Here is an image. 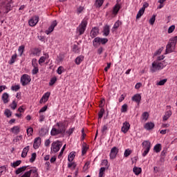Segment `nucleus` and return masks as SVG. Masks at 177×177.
Instances as JSON below:
<instances>
[{
	"label": "nucleus",
	"mask_w": 177,
	"mask_h": 177,
	"mask_svg": "<svg viewBox=\"0 0 177 177\" xmlns=\"http://www.w3.org/2000/svg\"><path fill=\"white\" fill-rule=\"evenodd\" d=\"M108 164H109V161L107 160H102V162H101V165L102 167H106V169H109V166H108Z\"/></svg>",
	"instance_id": "nucleus-40"
},
{
	"label": "nucleus",
	"mask_w": 177,
	"mask_h": 177,
	"mask_svg": "<svg viewBox=\"0 0 177 177\" xmlns=\"http://www.w3.org/2000/svg\"><path fill=\"white\" fill-rule=\"evenodd\" d=\"M167 111L165 112V115L163 116V121H167L172 115L171 106H167Z\"/></svg>",
	"instance_id": "nucleus-11"
},
{
	"label": "nucleus",
	"mask_w": 177,
	"mask_h": 177,
	"mask_svg": "<svg viewBox=\"0 0 177 177\" xmlns=\"http://www.w3.org/2000/svg\"><path fill=\"white\" fill-rule=\"evenodd\" d=\"M39 177L38 175V170L37 168L31 169L30 170L25 172L21 177Z\"/></svg>",
	"instance_id": "nucleus-7"
},
{
	"label": "nucleus",
	"mask_w": 177,
	"mask_h": 177,
	"mask_svg": "<svg viewBox=\"0 0 177 177\" xmlns=\"http://www.w3.org/2000/svg\"><path fill=\"white\" fill-rule=\"evenodd\" d=\"M104 3V0H95L94 5L97 8H100Z\"/></svg>",
	"instance_id": "nucleus-31"
},
{
	"label": "nucleus",
	"mask_w": 177,
	"mask_h": 177,
	"mask_svg": "<svg viewBox=\"0 0 177 177\" xmlns=\"http://www.w3.org/2000/svg\"><path fill=\"white\" fill-rule=\"evenodd\" d=\"M4 114L8 118L11 117L12 116V111H10V110H9V109H6V111L4 112Z\"/></svg>",
	"instance_id": "nucleus-56"
},
{
	"label": "nucleus",
	"mask_w": 177,
	"mask_h": 177,
	"mask_svg": "<svg viewBox=\"0 0 177 177\" xmlns=\"http://www.w3.org/2000/svg\"><path fill=\"white\" fill-rule=\"evenodd\" d=\"M30 151V146H27L25 148H24L22 153H21V157L23 158H26L27 157V153Z\"/></svg>",
	"instance_id": "nucleus-23"
},
{
	"label": "nucleus",
	"mask_w": 177,
	"mask_h": 177,
	"mask_svg": "<svg viewBox=\"0 0 177 177\" xmlns=\"http://www.w3.org/2000/svg\"><path fill=\"white\" fill-rule=\"evenodd\" d=\"M91 165V162H86L83 167L84 171H88L89 166Z\"/></svg>",
	"instance_id": "nucleus-57"
},
{
	"label": "nucleus",
	"mask_w": 177,
	"mask_h": 177,
	"mask_svg": "<svg viewBox=\"0 0 177 177\" xmlns=\"http://www.w3.org/2000/svg\"><path fill=\"white\" fill-rule=\"evenodd\" d=\"M26 168H27V167H26V166H23L22 167H19L16 170L15 174L17 175H19V174H21V172H23V171H26Z\"/></svg>",
	"instance_id": "nucleus-37"
},
{
	"label": "nucleus",
	"mask_w": 177,
	"mask_h": 177,
	"mask_svg": "<svg viewBox=\"0 0 177 177\" xmlns=\"http://www.w3.org/2000/svg\"><path fill=\"white\" fill-rule=\"evenodd\" d=\"M24 46H21L18 48V52L19 53V56H22L23 53H24Z\"/></svg>",
	"instance_id": "nucleus-48"
},
{
	"label": "nucleus",
	"mask_w": 177,
	"mask_h": 177,
	"mask_svg": "<svg viewBox=\"0 0 177 177\" xmlns=\"http://www.w3.org/2000/svg\"><path fill=\"white\" fill-rule=\"evenodd\" d=\"M11 132H12V133H15V135H17V133L20 132V127L15 126L11 129Z\"/></svg>",
	"instance_id": "nucleus-28"
},
{
	"label": "nucleus",
	"mask_w": 177,
	"mask_h": 177,
	"mask_svg": "<svg viewBox=\"0 0 177 177\" xmlns=\"http://www.w3.org/2000/svg\"><path fill=\"white\" fill-rule=\"evenodd\" d=\"M63 73H64V68L63 66H59L57 69V73L59 74V75H61Z\"/></svg>",
	"instance_id": "nucleus-43"
},
{
	"label": "nucleus",
	"mask_w": 177,
	"mask_h": 177,
	"mask_svg": "<svg viewBox=\"0 0 177 177\" xmlns=\"http://www.w3.org/2000/svg\"><path fill=\"white\" fill-rule=\"evenodd\" d=\"M83 11H84V7L80 6L79 8H77V14L80 15V13H82Z\"/></svg>",
	"instance_id": "nucleus-63"
},
{
	"label": "nucleus",
	"mask_w": 177,
	"mask_h": 177,
	"mask_svg": "<svg viewBox=\"0 0 177 177\" xmlns=\"http://www.w3.org/2000/svg\"><path fill=\"white\" fill-rule=\"evenodd\" d=\"M144 13H145V8L140 9L136 15V19H140L142 16H143Z\"/></svg>",
	"instance_id": "nucleus-34"
},
{
	"label": "nucleus",
	"mask_w": 177,
	"mask_h": 177,
	"mask_svg": "<svg viewBox=\"0 0 177 177\" xmlns=\"http://www.w3.org/2000/svg\"><path fill=\"white\" fill-rule=\"evenodd\" d=\"M66 123L63 122H57L52 128L50 131L51 136H56L66 132Z\"/></svg>",
	"instance_id": "nucleus-1"
},
{
	"label": "nucleus",
	"mask_w": 177,
	"mask_h": 177,
	"mask_svg": "<svg viewBox=\"0 0 177 177\" xmlns=\"http://www.w3.org/2000/svg\"><path fill=\"white\" fill-rule=\"evenodd\" d=\"M39 146H41V138L37 137L34 140L33 148L37 150V149H39Z\"/></svg>",
	"instance_id": "nucleus-16"
},
{
	"label": "nucleus",
	"mask_w": 177,
	"mask_h": 177,
	"mask_svg": "<svg viewBox=\"0 0 177 177\" xmlns=\"http://www.w3.org/2000/svg\"><path fill=\"white\" fill-rule=\"evenodd\" d=\"M17 58V54H14L12 57L11 59L10 60V64H13V63H15V62H16V59Z\"/></svg>",
	"instance_id": "nucleus-44"
},
{
	"label": "nucleus",
	"mask_w": 177,
	"mask_h": 177,
	"mask_svg": "<svg viewBox=\"0 0 177 177\" xmlns=\"http://www.w3.org/2000/svg\"><path fill=\"white\" fill-rule=\"evenodd\" d=\"M20 89V84H17L11 86V91H14L15 92H17Z\"/></svg>",
	"instance_id": "nucleus-47"
},
{
	"label": "nucleus",
	"mask_w": 177,
	"mask_h": 177,
	"mask_svg": "<svg viewBox=\"0 0 177 177\" xmlns=\"http://www.w3.org/2000/svg\"><path fill=\"white\" fill-rule=\"evenodd\" d=\"M20 164H21V160H17L16 162L11 163V167H12L13 168H16V167H19Z\"/></svg>",
	"instance_id": "nucleus-46"
},
{
	"label": "nucleus",
	"mask_w": 177,
	"mask_h": 177,
	"mask_svg": "<svg viewBox=\"0 0 177 177\" xmlns=\"http://www.w3.org/2000/svg\"><path fill=\"white\" fill-rule=\"evenodd\" d=\"M53 30H55V28H53L51 26H49V28H48V30H46V34L47 35H49L50 34V32H52L53 31Z\"/></svg>",
	"instance_id": "nucleus-54"
},
{
	"label": "nucleus",
	"mask_w": 177,
	"mask_h": 177,
	"mask_svg": "<svg viewBox=\"0 0 177 177\" xmlns=\"http://www.w3.org/2000/svg\"><path fill=\"white\" fill-rule=\"evenodd\" d=\"M104 114V109H100V112L98 113V118L100 120L103 118V115Z\"/></svg>",
	"instance_id": "nucleus-55"
},
{
	"label": "nucleus",
	"mask_w": 177,
	"mask_h": 177,
	"mask_svg": "<svg viewBox=\"0 0 177 177\" xmlns=\"http://www.w3.org/2000/svg\"><path fill=\"white\" fill-rule=\"evenodd\" d=\"M75 129V127L70 128L68 130L66 131V133L68 135H71V133H73V132H74Z\"/></svg>",
	"instance_id": "nucleus-64"
},
{
	"label": "nucleus",
	"mask_w": 177,
	"mask_h": 177,
	"mask_svg": "<svg viewBox=\"0 0 177 177\" xmlns=\"http://www.w3.org/2000/svg\"><path fill=\"white\" fill-rule=\"evenodd\" d=\"M39 71V69L38 68V66H33V69L32 70V75H35V74H38Z\"/></svg>",
	"instance_id": "nucleus-50"
},
{
	"label": "nucleus",
	"mask_w": 177,
	"mask_h": 177,
	"mask_svg": "<svg viewBox=\"0 0 177 177\" xmlns=\"http://www.w3.org/2000/svg\"><path fill=\"white\" fill-rule=\"evenodd\" d=\"M174 31H175V25H172L169 27L167 32L168 34H171V32H174Z\"/></svg>",
	"instance_id": "nucleus-53"
},
{
	"label": "nucleus",
	"mask_w": 177,
	"mask_h": 177,
	"mask_svg": "<svg viewBox=\"0 0 177 177\" xmlns=\"http://www.w3.org/2000/svg\"><path fill=\"white\" fill-rule=\"evenodd\" d=\"M62 146H63V142L59 140L53 142L51 144L50 153L52 154L53 153H57V151H59V150H60L62 148Z\"/></svg>",
	"instance_id": "nucleus-6"
},
{
	"label": "nucleus",
	"mask_w": 177,
	"mask_h": 177,
	"mask_svg": "<svg viewBox=\"0 0 177 177\" xmlns=\"http://www.w3.org/2000/svg\"><path fill=\"white\" fill-rule=\"evenodd\" d=\"M35 158H37V153H32L31 158H30V162H34L35 161Z\"/></svg>",
	"instance_id": "nucleus-52"
},
{
	"label": "nucleus",
	"mask_w": 177,
	"mask_h": 177,
	"mask_svg": "<svg viewBox=\"0 0 177 177\" xmlns=\"http://www.w3.org/2000/svg\"><path fill=\"white\" fill-rule=\"evenodd\" d=\"M167 64L165 61H154L151 64L150 71L151 73H156V71H160V70H162V68H165Z\"/></svg>",
	"instance_id": "nucleus-2"
},
{
	"label": "nucleus",
	"mask_w": 177,
	"mask_h": 177,
	"mask_svg": "<svg viewBox=\"0 0 177 177\" xmlns=\"http://www.w3.org/2000/svg\"><path fill=\"white\" fill-rule=\"evenodd\" d=\"M20 140H23V136H19L13 139V143H20Z\"/></svg>",
	"instance_id": "nucleus-36"
},
{
	"label": "nucleus",
	"mask_w": 177,
	"mask_h": 177,
	"mask_svg": "<svg viewBox=\"0 0 177 177\" xmlns=\"http://www.w3.org/2000/svg\"><path fill=\"white\" fill-rule=\"evenodd\" d=\"M144 128L147 129V131H150L154 128V123L147 122L145 124Z\"/></svg>",
	"instance_id": "nucleus-21"
},
{
	"label": "nucleus",
	"mask_w": 177,
	"mask_h": 177,
	"mask_svg": "<svg viewBox=\"0 0 177 177\" xmlns=\"http://www.w3.org/2000/svg\"><path fill=\"white\" fill-rule=\"evenodd\" d=\"M50 96V92H46L45 93L42 97L39 100V103L42 104V103H46V102H48V100H49V97Z\"/></svg>",
	"instance_id": "nucleus-13"
},
{
	"label": "nucleus",
	"mask_w": 177,
	"mask_h": 177,
	"mask_svg": "<svg viewBox=\"0 0 177 177\" xmlns=\"http://www.w3.org/2000/svg\"><path fill=\"white\" fill-rule=\"evenodd\" d=\"M106 171V167H101L100 169L98 177H104V172Z\"/></svg>",
	"instance_id": "nucleus-38"
},
{
	"label": "nucleus",
	"mask_w": 177,
	"mask_h": 177,
	"mask_svg": "<svg viewBox=\"0 0 177 177\" xmlns=\"http://www.w3.org/2000/svg\"><path fill=\"white\" fill-rule=\"evenodd\" d=\"M56 81H57V78H56V77L51 78L49 82V86H52V85H54L56 83Z\"/></svg>",
	"instance_id": "nucleus-49"
},
{
	"label": "nucleus",
	"mask_w": 177,
	"mask_h": 177,
	"mask_svg": "<svg viewBox=\"0 0 177 177\" xmlns=\"http://www.w3.org/2000/svg\"><path fill=\"white\" fill-rule=\"evenodd\" d=\"M10 107L12 110H16V107H17V103L16 101H13L10 104Z\"/></svg>",
	"instance_id": "nucleus-59"
},
{
	"label": "nucleus",
	"mask_w": 177,
	"mask_h": 177,
	"mask_svg": "<svg viewBox=\"0 0 177 177\" xmlns=\"http://www.w3.org/2000/svg\"><path fill=\"white\" fill-rule=\"evenodd\" d=\"M20 82L22 86H26V85H28L31 82V77L28 74H24L21 77Z\"/></svg>",
	"instance_id": "nucleus-8"
},
{
	"label": "nucleus",
	"mask_w": 177,
	"mask_h": 177,
	"mask_svg": "<svg viewBox=\"0 0 177 177\" xmlns=\"http://www.w3.org/2000/svg\"><path fill=\"white\" fill-rule=\"evenodd\" d=\"M1 99L3 103L6 104L9 102V94L8 93H4L2 95Z\"/></svg>",
	"instance_id": "nucleus-25"
},
{
	"label": "nucleus",
	"mask_w": 177,
	"mask_h": 177,
	"mask_svg": "<svg viewBox=\"0 0 177 177\" xmlns=\"http://www.w3.org/2000/svg\"><path fill=\"white\" fill-rule=\"evenodd\" d=\"M142 146L143 147L144 149H147V150H150L151 147V143L150 142V141L149 140H145L142 143Z\"/></svg>",
	"instance_id": "nucleus-17"
},
{
	"label": "nucleus",
	"mask_w": 177,
	"mask_h": 177,
	"mask_svg": "<svg viewBox=\"0 0 177 177\" xmlns=\"http://www.w3.org/2000/svg\"><path fill=\"white\" fill-rule=\"evenodd\" d=\"M162 50H164V47H162L159 48L158 50H156V53H154V56H158V55H161V52H162Z\"/></svg>",
	"instance_id": "nucleus-60"
},
{
	"label": "nucleus",
	"mask_w": 177,
	"mask_h": 177,
	"mask_svg": "<svg viewBox=\"0 0 177 177\" xmlns=\"http://www.w3.org/2000/svg\"><path fill=\"white\" fill-rule=\"evenodd\" d=\"M46 59H49V55L45 53L44 54V56H41L39 59V64H42V63H45V60H46Z\"/></svg>",
	"instance_id": "nucleus-20"
},
{
	"label": "nucleus",
	"mask_w": 177,
	"mask_h": 177,
	"mask_svg": "<svg viewBox=\"0 0 177 177\" xmlns=\"http://www.w3.org/2000/svg\"><path fill=\"white\" fill-rule=\"evenodd\" d=\"M31 54L34 56H39L41 55V50L39 48H33L31 50Z\"/></svg>",
	"instance_id": "nucleus-26"
},
{
	"label": "nucleus",
	"mask_w": 177,
	"mask_h": 177,
	"mask_svg": "<svg viewBox=\"0 0 177 177\" xmlns=\"http://www.w3.org/2000/svg\"><path fill=\"white\" fill-rule=\"evenodd\" d=\"M122 24V22H121L120 21H117L114 25L113 27L112 28V32H114V31H117V30L118 29V27H120V26H121Z\"/></svg>",
	"instance_id": "nucleus-24"
},
{
	"label": "nucleus",
	"mask_w": 177,
	"mask_h": 177,
	"mask_svg": "<svg viewBox=\"0 0 177 177\" xmlns=\"http://www.w3.org/2000/svg\"><path fill=\"white\" fill-rule=\"evenodd\" d=\"M38 21H39V17L35 15L29 20L28 24L30 27H35Z\"/></svg>",
	"instance_id": "nucleus-9"
},
{
	"label": "nucleus",
	"mask_w": 177,
	"mask_h": 177,
	"mask_svg": "<svg viewBox=\"0 0 177 177\" xmlns=\"http://www.w3.org/2000/svg\"><path fill=\"white\" fill-rule=\"evenodd\" d=\"M133 174H135V175H136L138 176L140 175V174H142V168L135 166L133 168Z\"/></svg>",
	"instance_id": "nucleus-22"
},
{
	"label": "nucleus",
	"mask_w": 177,
	"mask_h": 177,
	"mask_svg": "<svg viewBox=\"0 0 177 177\" xmlns=\"http://www.w3.org/2000/svg\"><path fill=\"white\" fill-rule=\"evenodd\" d=\"M26 132H27L28 136H32V133L34 132V129H32V127H29L28 129H27Z\"/></svg>",
	"instance_id": "nucleus-45"
},
{
	"label": "nucleus",
	"mask_w": 177,
	"mask_h": 177,
	"mask_svg": "<svg viewBox=\"0 0 177 177\" xmlns=\"http://www.w3.org/2000/svg\"><path fill=\"white\" fill-rule=\"evenodd\" d=\"M131 154H132V150L127 149L124 151V157H129V156H131Z\"/></svg>",
	"instance_id": "nucleus-42"
},
{
	"label": "nucleus",
	"mask_w": 177,
	"mask_h": 177,
	"mask_svg": "<svg viewBox=\"0 0 177 177\" xmlns=\"http://www.w3.org/2000/svg\"><path fill=\"white\" fill-rule=\"evenodd\" d=\"M131 100H133V102H136V103H140V100H142V96L140 94L137 93L132 97Z\"/></svg>",
	"instance_id": "nucleus-18"
},
{
	"label": "nucleus",
	"mask_w": 177,
	"mask_h": 177,
	"mask_svg": "<svg viewBox=\"0 0 177 177\" xmlns=\"http://www.w3.org/2000/svg\"><path fill=\"white\" fill-rule=\"evenodd\" d=\"M153 150L156 151V153H160L161 151V144H157L155 145Z\"/></svg>",
	"instance_id": "nucleus-35"
},
{
	"label": "nucleus",
	"mask_w": 177,
	"mask_h": 177,
	"mask_svg": "<svg viewBox=\"0 0 177 177\" xmlns=\"http://www.w3.org/2000/svg\"><path fill=\"white\" fill-rule=\"evenodd\" d=\"M131 129V124L128 122H124L122 124L121 131L123 133H127Z\"/></svg>",
	"instance_id": "nucleus-12"
},
{
	"label": "nucleus",
	"mask_w": 177,
	"mask_h": 177,
	"mask_svg": "<svg viewBox=\"0 0 177 177\" xmlns=\"http://www.w3.org/2000/svg\"><path fill=\"white\" fill-rule=\"evenodd\" d=\"M86 26H88V21L84 19L76 29L77 34L82 35L85 32V30H86Z\"/></svg>",
	"instance_id": "nucleus-5"
},
{
	"label": "nucleus",
	"mask_w": 177,
	"mask_h": 177,
	"mask_svg": "<svg viewBox=\"0 0 177 177\" xmlns=\"http://www.w3.org/2000/svg\"><path fill=\"white\" fill-rule=\"evenodd\" d=\"M117 154H118V148H117L116 147H113L111 149V152L109 154L111 160H114V158L117 157Z\"/></svg>",
	"instance_id": "nucleus-10"
},
{
	"label": "nucleus",
	"mask_w": 177,
	"mask_h": 177,
	"mask_svg": "<svg viewBox=\"0 0 177 177\" xmlns=\"http://www.w3.org/2000/svg\"><path fill=\"white\" fill-rule=\"evenodd\" d=\"M99 31H100L99 28H97V27L93 28L91 31V38H96V37H97V35H99Z\"/></svg>",
	"instance_id": "nucleus-15"
},
{
	"label": "nucleus",
	"mask_w": 177,
	"mask_h": 177,
	"mask_svg": "<svg viewBox=\"0 0 177 177\" xmlns=\"http://www.w3.org/2000/svg\"><path fill=\"white\" fill-rule=\"evenodd\" d=\"M84 60V56L80 55L75 59V63L77 65L81 64L82 62Z\"/></svg>",
	"instance_id": "nucleus-30"
},
{
	"label": "nucleus",
	"mask_w": 177,
	"mask_h": 177,
	"mask_svg": "<svg viewBox=\"0 0 177 177\" xmlns=\"http://www.w3.org/2000/svg\"><path fill=\"white\" fill-rule=\"evenodd\" d=\"M74 158H75V152H71L68 156V161L69 162H73Z\"/></svg>",
	"instance_id": "nucleus-27"
},
{
	"label": "nucleus",
	"mask_w": 177,
	"mask_h": 177,
	"mask_svg": "<svg viewBox=\"0 0 177 177\" xmlns=\"http://www.w3.org/2000/svg\"><path fill=\"white\" fill-rule=\"evenodd\" d=\"M73 51L75 53H80V48H78L77 45H76V44L73 45Z\"/></svg>",
	"instance_id": "nucleus-51"
},
{
	"label": "nucleus",
	"mask_w": 177,
	"mask_h": 177,
	"mask_svg": "<svg viewBox=\"0 0 177 177\" xmlns=\"http://www.w3.org/2000/svg\"><path fill=\"white\" fill-rule=\"evenodd\" d=\"M120 9H121V4L120 3H116L112 10V15L113 16H117V15L118 14V12H120Z\"/></svg>",
	"instance_id": "nucleus-14"
},
{
	"label": "nucleus",
	"mask_w": 177,
	"mask_h": 177,
	"mask_svg": "<svg viewBox=\"0 0 177 177\" xmlns=\"http://www.w3.org/2000/svg\"><path fill=\"white\" fill-rule=\"evenodd\" d=\"M88 145L86 144H83L82 146V154L84 156V154L86 153V151H88Z\"/></svg>",
	"instance_id": "nucleus-33"
},
{
	"label": "nucleus",
	"mask_w": 177,
	"mask_h": 177,
	"mask_svg": "<svg viewBox=\"0 0 177 177\" xmlns=\"http://www.w3.org/2000/svg\"><path fill=\"white\" fill-rule=\"evenodd\" d=\"M109 34H110V26L109 25H106L105 26H104L103 35L104 37H108Z\"/></svg>",
	"instance_id": "nucleus-19"
},
{
	"label": "nucleus",
	"mask_w": 177,
	"mask_h": 177,
	"mask_svg": "<svg viewBox=\"0 0 177 177\" xmlns=\"http://www.w3.org/2000/svg\"><path fill=\"white\" fill-rule=\"evenodd\" d=\"M5 12L4 13H9V12H10V10H12V4L10 3H8L6 6H5Z\"/></svg>",
	"instance_id": "nucleus-29"
},
{
	"label": "nucleus",
	"mask_w": 177,
	"mask_h": 177,
	"mask_svg": "<svg viewBox=\"0 0 177 177\" xmlns=\"http://www.w3.org/2000/svg\"><path fill=\"white\" fill-rule=\"evenodd\" d=\"M177 36L171 37L168 44L166 46V54L172 53L175 50V46H176Z\"/></svg>",
	"instance_id": "nucleus-3"
},
{
	"label": "nucleus",
	"mask_w": 177,
	"mask_h": 177,
	"mask_svg": "<svg viewBox=\"0 0 177 177\" xmlns=\"http://www.w3.org/2000/svg\"><path fill=\"white\" fill-rule=\"evenodd\" d=\"M167 79H163V80L159 81V82L157 83V85L162 86V85L165 84V82H167Z\"/></svg>",
	"instance_id": "nucleus-61"
},
{
	"label": "nucleus",
	"mask_w": 177,
	"mask_h": 177,
	"mask_svg": "<svg viewBox=\"0 0 177 177\" xmlns=\"http://www.w3.org/2000/svg\"><path fill=\"white\" fill-rule=\"evenodd\" d=\"M75 167H77V163L74 162H69L68 163V168H71V169H75Z\"/></svg>",
	"instance_id": "nucleus-39"
},
{
	"label": "nucleus",
	"mask_w": 177,
	"mask_h": 177,
	"mask_svg": "<svg viewBox=\"0 0 177 177\" xmlns=\"http://www.w3.org/2000/svg\"><path fill=\"white\" fill-rule=\"evenodd\" d=\"M148 119H149V113L144 112L141 118L142 121H144V122H146V121H147Z\"/></svg>",
	"instance_id": "nucleus-32"
},
{
	"label": "nucleus",
	"mask_w": 177,
	"mask_h": 177,
	"mask_svg": "<svg viewBox=\"0 0 177 177\" xmlns=\"http://www.w3.org/2000/svg\"><path fill=\"white\" fill-rule=\"evenodd\" d=\"M120 111L121 113H127V111H128V105L127 104H123L122 106Z\"/></svg>",
	"instance_id": "nucleus-41"
},
{
	"label": "nucleus",
	"mask_w": 177,
	"mask_h": 177,
	"mask_svg": "<svg viewBox=\"0 0 177 177\" xmlns=\"http://www.w3.org/2000/svg\"><path fill=\"white\" fill-rule=\"evenodd\" d=\"M5 171H6V166H1L0 167V176L2 175Z\"/></svg>",
	"instance_id": "nucleus-62"
},
{
	"label": "nucleus",
	"mask_w": 177,
	"mask_h": 177,
	"mask_svg": "<svg viewBox=\"0 0 177 177\" xmlns=\"http://www.w3.org/2000/svg\"><path fill=\"white\" fill-rule=\"evenodd\" d=\"M156 21V15H153L151 18L149 19V24L151 26H153Z\"/></svg>",
	"instance_id": "nucleus-58"
},
{
	"label": "nucleus",
	"mask_w": 177,
	"mask_h": 177,
	"mask_svg": "<svg viewBox=\"0 0 177 177\" xmlns=\"http://www.w3.org/2000/svg\"><path fill=\"white\" fill-rule=\"evenodd\" d=\"M107 42H109L107 38L97 37L93 40V46H94V48H99L101 45H106Z\"/></svg>",
	"instance_id": "nucleus-4"
}]
</instances>
